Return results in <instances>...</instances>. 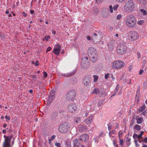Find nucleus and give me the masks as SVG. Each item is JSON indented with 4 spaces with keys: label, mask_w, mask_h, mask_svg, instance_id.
<instances>
[{
    "label": "nucleus",
    "mask_w": 147,
    "mask_h": 147,
    "mask_svg": "<svg viewBox=\"0 0 147 147\" xmlns=\"http://www.w3.org/2000/svg\"><path fill=\"white\" fill-rule=\"evenodd\" d=\"M136 20L135 16L130 14L128 16L125 20L126 25L129 27L132 28L135 27L136 24Z\"/></svg>",
    "instance_id": "1"
},
{
    "label": "nucleus",
    "mask_w": 147,
    "mask_h": 147,
    "mask_svg": "<svg viewBox=\"0 0 147 147\" xmlns=\"http://www.w3.org/2000/svg\"><path fill=\"white\" fill-rule=\"evenodd\" d=\"M135 7V4L133 1L129 0L125 2L124 9L126 12L130 13L133 11Z\"/></svg>",
    "instance_id": "2"
},
{
    "label": "nucleus",
    "mask_w": 147,
    "mask_h": 147,
    "mask_svg": "<svg viewBox=\"0 0 147 147\" xmlns=\"http://www.w3.org/2000/svg\"><path fill=\"white\" fill-rule=\"evenodd\" d=\"M70 125L67 122L62 123L58 128L59 132L61 133H66L70 129Z\"/></svg>",
    "instance_id": "3"
},
{
    "label": "nucleus",
    "mask_w": 147,
    "mask_h": 147,
    "mask_svg": "<svg viewBox=\"0 0 147 147\" xmlns=\"http://www.w3.org/2000/svg\"><path fill=\"white\" fill-rule=\"evenodd\" d=\"M127 49V46L125 44L120 43L117 48V52L118 54L123 55L126 53Z\"/></svg>",
    "instance_id": "4"
},
{
    "label": "nucleus",
    "mask_w": 147,
    "mask_h": 147,
    "mask_svg": "<svg viewBox=\"0 0 147 147\" xmlns=\"http://www.w3.org/2000/svg\"><path fill=\"white\" fill-rule=\"evenodd\" d=\"M124 63L121 61H116L111 64L112 67L113 69H118L122 68L124 65Z\"/></svg>",
    "instance_id": "5"
},
{
    "label": "nucleus",
    "mask_w": 147,
    "mask_h": 147,
    "mask_svg": "<svg viewBox=\"0 0 147 147\" xmlns=\"http://www.w3.org/2000/svg\"><path fill=\"white\" fill-rule=\"evenodd\" d=\"M4 140L3 143V147H11V142L12 138V136H4Z\"/></svg>",
    "instance_id": "6"
},
{
    "label": "nucleus",
    "mask_w": 147,
    "mask_h": 147,
    "mask_svg": "<svg viewBox=\"0 0 147 147\" xmlns=\"http://www.w3.org/2000/svg\"><path fill=\"white\" fill-rule=\"evenodd\" d=\"M76 93V92L74 90H70L66 93V98L68 100H72L75 97Z\"/></svg>",
    "instance_id": "7"
},
{
    "label": "nucleus",
    "mask_w": 147,
    "mask_h": 147,
    "mask_svg": "<svg viewBox=\"0 0 147 147\" xmlns=\"http://www.w3.org/2000/svg\"><path fill=\"white\" fill-rule=\"evenodd\" d=\"M138 34L137 32H130L128 36V39L130 40H135L138 38Z\"/></svg>",
    "instance_id": "8"
},
{
    "label": "nucleus",
    "mask_w": 147,
    "mask_h": 147,
    "mask_svg": "<svg viewBox=\"0 0 147 147\" xmlns=\"http://www.w3.org/2000/svg\"><path fill=\"white\" fill-rule=\"evenodd\" d=\"M91 77L90 75H87L85 76L83 79V84L85 86H88L90 83L91 80Z\"/></svg>",
    "instance_id": "9"
},
{
    "label": "nucleus",
    "mask_w": 147,
    "mask_h": 147,
    "mask_svg": "<svg viewBox=\"0 0 147 147\" xmlns=\"http://www.w3.org/2000/svg\"><path fill=\"white\" fill-rule=\"evenodd\" d=\"M61 49V46L59 44L56 45L55 47L54 48V49L53 51V52L57 56L59 55V53L60 52Z\"/></svg>",
    "instance_id": "10"
},
{
    "label": "nucleus",
    "mask_w": 147,
    "mask_h": 147,
    "mask_svg": "<svg viewBox=\"0 0 147 147\" xmlns=\"http://www.w3.org/2000/svg\"><path fill=\"white\" fill-rule=\"evenodd\" d=\"M67 109L69 112L73 113L76 111V107L74 104H70L68 105Z\"/></svg>",
    "instance_id": "11"
},
{
    "label": "nucleus",
    "mask_w": 147,
    "mask_h": 147,
    "mask_svg": "<svg viewBox=\"0 0 147 147\" xmlns=\"http://www.w3.org/2000/svg\"><path fill=\"white\" fill-rule=\"evenodd\" d=\"M88 53L89 56L93 55L97 53L96 49L92 47H90L88 48Z\"/></svg>",
    "instance_id": "12"
},
{
    "label": "nucleus",
    "mask_w": 147,
    "mask_h": 147,
    "mask_svg": "<svg viewBox=\"0 0 147 147\" xmlns=\"http://www.w3.org/2000/svg\"><path fill=\"white\" fill-rule=\"evenodd\" d=\"M90 62L88 61H82L81 66L82 68L86 70L90 66Z\"/></svg>",
    "instance_id": "13"
},
{
    "label": "nucleus",
    "mask_w": 147,
    "mask_h": 147,
    "mask_svg": "<svg viewBox=\"0 0 147 147\" xmlns=\"http://www.w3.org/2000/svg\"><path fill=\"white\" fill-rule=\"evenodd\" d=\"M89 139V136L86 134H84L80 137V140L84 142H87Z\"/></svg>",
    "instance_id": "14"
},
{
    "label": "nucleus",
    "mask_w": 147,
    "mask_h": 147,
    "mask_svg": "<svg viewBox=\"0 0 147 147\" xmlns=\"http://www.w3.org/2000/svg\"><path fill=\"white\" fill-rule=\"evenodd\" d=\"M93 119V116L92 115H90L89 117L85 120L86 124L87 125H89L90 126V124L92 121Z\"/></svg>",
    "instance_id": "15"
},
{
    "label": "nucleus",
    "mask_w": 147,
    "mask_h": 147,
    "mask_svg": "<svg viewBox=\"0 0 147 147\" xmlns=\"http://www.w3.org/2000/svg\"><path fill=\"white\" fill-rule=\"evenodd\" d=\"M100 33H98V34L96 33H94V35L93 36V37L92 38V40H100Z\"/></svg>",
    "instance_id": "16"
},
{
    "label": "nucleus",
    "mask_w": 147,
    "mask_h": 147,
    "mask_svg": "<svg viewBox=\"0 0 147 147\" xmlns=\"http://www.w3.org/2000/svg\"><path fill=\"white\" fill-rule=\"evenodd\" d=\"M91 60L93 63H95L96 61L98 59L97 53L93 55H91L89 56Z\"/></svg>",
    "instance_id": "17"
},
{
    "label": "nucleus",
    "mask_w": 147,
    "mask_h": 147,
    "mask_svg": "<svg viewBox=\"0 0 147 147\" xmlns=\"http://www.w3.org/2000/svg\"><path fill=\"white\" fill-rule=\"evenodd\" d=\"M115 41L113 39L110 40V42L108 45V46L110 49H112L113 48V47L115 45Z\"/></svg>",
    "instance_id": "18"
},
{
    "label": "nucleus",
    "mask_w": 147,
    "mask_h": 147,
    "mask_svg": "<svg viewBox=\"0 0 147 147\" xmlns=\"http://www.w3.org/2000/svg\"><path fill=\"white\" fill-rule=\"evenodd\" d=\"M80 131H83L86 130L87 129V126L86 125H81L78 127Z\"/></svg>",
    "instance_id": "19"
},
{
    "label": "nucleus",
    "mask_w": 147,
    "mask_h": 147,
    "mask_svg": "<svg viewBox=\"0 0 147 147\" xmlns=\"http://www.w3.org/2000/svg\"><path fill=\"white\" fill-rule=\"evenodd\" d=\"M105 95V90L102 88H100V90L99 92L98 95L100 96L103 97Z\"/></svg>",
    "instance_id": "20"
},
{
    "label": "nucleus",
    "mask_w": 147,
    "mask_h": 147,
    "mask_svg": "<svg viewBox=\"0 0 147 147\" xmlns=\"http://www.w3.org/2000/svg\"><path fill=\"white\" fill-rule=\"evenodd\" d=\"M80 142L77 139H76L73 141V144L74 146H78L80 145Z\"/></svg>",
    "instance_id": "21"
},
{
    "label": "nucleus",
    "mask_w": 147,
    "mask_h": 147,
    "mask_svg": "<svg viewBox=\"0 0 147 147\" xmlns=\"http://www.w3.org/2000/svg\"><path fill=\"white\" fill-rule=\"evenodd\" d=\"M100 90V88H94L92 90L93 93L95 94H99Z\"/></svg>",
    "instance_id": "22"
},
{
    "label": "nucleus",
    "mask_w": 147,
    "mask_h": 147,
    "mask_svg": "<svg viewBox=\"0 0 147 147\" xmlns=\"http://www.w3.org/2000/svg\"><path fill=\"white\" fill-rule=\"evenodd\" d=\"M74 121L77 123H80L81 122V118L79 117H76L74 118Z\"/></svg>",
    "instance_id": "23"
},
{
    "label": "nucleus",
    "mask_w": 147,
    "mask_h": 147,
    "mask_svg": "<svg viewBox=\"0 0 147 147\" xmlns=\"http://www.w3.org/2000/svg\"><path fill=\"white\" fill-rule=\"evenodd\" d=\"M55 96L53 95H50L48 100V102L49 103H51L52 102L53 100L54 99Z\"/></svg>",
    "instance_id": "24"
},
{
    "label": "nucleus",
    "mask_w": 147,
    "mask_h": 147,
    "mask_svg": "<svg viewBox=\"0 0 147 147\" xmlns=\"http://www.w3.org/2000/svg\"><path fill=\"white\" fill-rule=\"evenodd\" d=\"M51 117L53 119H57V113L56 112H54L52 113Z\"/></svg>",
    "instance_id": "25"
},
{
    "label": "nucleus",
    "mask_w": 147,
    "mask_h": 147,
    "mask_svg": "<svg viewBox=\"0 0 147 147\" xmlns=\"http://www.w3.org/2000/svg\"><path fill=\"white\" fill-rule=\"evenodd\" d=\"M145 109V106L144 104L139 109L138 111L140 112L143 111Z\"/></svg>",
    "instance_id": "26"
},
{
    "label": "nucleus",
    "mask_w": 147,
    "mask_h": 147,
    "mask_svg": "<svg viewBox=\"0 0 147 147\" xmlns=\"http://www.w3.org/2000/svg\"><path fill=\"white\" fill-rule=\"evenodd\" d=\"M138 2L140 3L143 4H145L146 3V0H137Z\"/></svg>",
    "instance_id": "27"
},
{
    "label": "nucleus",
    "mask_w": 147,
    "mask_h": 147,
    "mask_svg": "<svg viewBox=\"0 0 147 147\" xmlns=\"http://www.w3.org/2000/svg\"><path fill=\"white\" fill-rule=\"evenodd\" d=\"M93 78H94V82H96L97 80H98V76L96 75H94L93 76Z\"/></svg>",
    "instance_id": "28"
},
{
    "label": "nucleus",
    "mask_w": 147,
    "mask_h": 147,
    "mask_svg": "<svg viewBox=\"0 0 147 147\" xmlns=\"http://www.w3.org/2000/svg\"><path fill=\"white\" fill-rule=\"evenodd\" d=\"M32 82H35L37 78V76L36 75H32Z\"/></svg>",
    "instance_id": "29"
},
{
    "label": "nucleus",
    "mask_w": 147,
    "mask_h": 147,
    "mask_svg": "<svg viewBox=\"0 0 147 147\" xmlns=\"http://www.w3.org/2000/svg\"><path fill=\"white\" fill-rule=\"evenodd\" d=\"M140 11L142 12L144 15H146L147 14L146 11L144 9H141L140 10Z\"/></svg>",
    "instance_id": "30"
},
{
    "label": "nucleus",
    "mask_w": 147,
    "mask_h": 147,
    "mask_svg": "<svg viewBox=\"0 0 147 147\" xmlns=\"http://www.w3.org/2000/svg\"><path fill=\"white\" fill-rule=\"evenodd\" d=\"M144 22L145 21L144 20H141L138 21L137 23L139 25H142L144 24Z\"/></svg>",
    "instance_id": "31"
},
{
    "label": "nucleus",
    "mask_w": 147,
    "mask_h": 147,
    "mask_svg": "<svg viewBox=\"0 0 147 147\" xmlns=\"http://www.w3.org/2000/svg\"><path fill=\"white\" fill-rule=\"evenodd\" d=\"M142 118L141 117H139L137 120V123L138 124H140L142 121Z\"/></svg>",
    "instance_id": "32"
},
{
    "label": "nucleus",
    "mask_w": 147,
    "mask_h": 147,
    "mask_svg": "<svg viewBox=\"0 0 147 147\" xmlns=\"http://www.w3.org/2000/svg\"><path fill=\"white\" fill-rule=\"evenodd\" d=\"M94 11L96 14L97 15L98 14L99 10L98 8H94Z\"/></svg>",
    "instance_id": "33"
},
{
    "label": "nucleus",
    "mask_w": 147,
    "mask_h": 147,
    "mask_svg": "<svg viewBox=\"0 0 147 147\" xmlns=\"http://www.w3.org/2000/svg\"><path fill=\"white\" fill-rule=\"evenodd\" d=\"M135 129L138 131H139L141 129V128L140 125H136L135 126Z\"/></svg>",
    "instance_id": "34"
},
{
    "label": "nucleus",
    "mask_w": 147,
    "mask_h": 147,
    "mask_svg": "<svg viewBox=\"0 0 147 147\" xmlns=\"http://www.w3.org/2000/svg\"><path fill=\"white\" fill-rule=\"evenodd\" d=\"M119 85H117L116 87V88L115 89V94H116L118 91L119 88Z\"/></svg>",
    "instance_id": "35"
},
{
    "label": "nucleus",
    "mask_w": 147,
    "mask_h": 147,
    "mask_svg": "<svg viewBox=\"0 0 147 147\" xmlns=\"http://www.w3.org/2000/svg\"><path fill=\"white\" fill-rule=\"evenodd\" d=\"M137 58L139 59L141 57V55L140 53L138 52L137 53Z\"/></svg>",
    "instance_id": "36"
},
{
    "label": "nucleus",
    "mask_w": 147,
    "mask_h": 147,
    "mask_svg": "<svg viewBox=\"0 0 147 147\" xmlns=\"http://www.w3.org/2000/svg\"><path fill=\"white\" fill-rule=\"evenodd\" d=\"M55 137L56 136L55 135L52 136H51V138L49 140V142H50L51 141L53 140L55 138Z\"/></svg>",
    "instance_id": "37"
},
{
    "label": "nucleus",
    "mask_w": 147,
    "mask_h": 147,
    "mask_svg": "<svg viewBox=\"0 0 147 147\" xmlns=\"http://www.w3.org/2000/svg\"><path fill=\"white\" fill-rule=\"evenodd\" d=\"M50 38V36H45L44 38L43 39V40H45L46 41H48V39Z\"/></svg>",
    "instance_id": "38"
},
{
    "label": "nucleus",
    "mask_w": 147,
    "mask_h": 147,
    "mask_svg": "<svg viewBox=\"0 0 147 147\" xmlns=\"http://www.w3.org/2000/svg\"><path fill=\"white\" fill-rule=\"evenodd\" d=\"M110 76V74L108 73L106 74L105 76V79H107Z\"/></svg>",
    "instance_id": "39"
},
{
    "label": "nucleus",
    "mask_w": 147,
    "mask_h": 147,
    "mask_svg": "<svg viewBox=\"0 0 147 147\" xmlns=\"http://www.w3.org/2000/svg\"><path fill=\"white\" fill-rule=\"evenodd\" d=\"M109 9L111 13H112L113 12V7L111 5H110L109 6Z\"/></svg>",
    "instance_id": "40"
},
{
    "label": "nucleus",
    "mask_w": 147,
    "mask_h": 147,
    "mask_svg": "<svg viewBox=\"0 0 147 147\" xmlns=\"http://www.w3.org/2000/svg\"><path fill=\"white\" fill-rule=\"evenodd\" d=\"M55 146L56 147H61V144L59 142H56L55 143Z\"/></svg>",
    "instance_id": "41"
},
{
    "label": "nucleus",
    "mask_w": 147,
    "mask_h": 147,
    "mask_svg": "<svg viewBox=\"0 0 147 147\" xmlns=\"http://www.w3.org/2000/svg\"><path fill=\"white\" fill-rule=\"evenodd\" d=\"M88 57H84L82 59V61H88Z\"/></svg>",
    "instance_id": "42"
},
{
    "label": "nucleus",
    "mask_w": 147,
    "mask_h": 147,
    "mask_svg": "<svg viewBox=\"0 0 147 147\" xmlns=\"http://www.w3.org/2000/svg\"><path fill=\"white\" fill-rule=\"evenodd\" d=\"M123 134V132L121 131H120L118 133V137L119 138V139L120 137H121Z\"/></svg>",
    "instance_id": "43"
},
{
    "label": "nucleus",
    "mask_w": 147,
    "mask_h": 147,
    "mask_svg": "<svg viewBox=\"0 0 147 147\" xmlns=\"http://www.w3.org/2000/svg\"><path fill=\"white\" fill-rule=\"evenodd\" d=\"M118 7V5L117 4L113 6V8L114 11L116 10Z\"/></svg>",
    "instance_id": "44"
},
{
    "label": "nucleus",
    "mask_w": 147,
    "mask_h": 147,
    "mask_svg": "<svg viewBox=\"0 0 147 147\" xmlns=\"http://www.w3.org/2000/svg\"><path fill=\"white\" fill-rule=\"evenodd\" d=\"M55 91L53 90H52V91H51V92L50 93V95H53L55 97Z\"/></svg>",
    "instance_id": "45"
},
{
    "label": "nucleus",
    "mask_w": 147,
    "mask_h": 147,
    "mask_svg": "<svg viewBox=\"0 0 147 147\" xmlns=\"http://www.w3.org/2000/svg\"><path fill=\"white\" fill-rule=\"evenodd\" d=\"M66 147H71V143L67 142L66 144Z\"/></svg>",
    "instance_id": "46"
},
{
    "label": "nucleus",
    "mask_w": 147,
    "mask_h": 147,
    "mask_svg": "<svg viewBox=\"0 0 147 147\" xmlns=\"http://www.w3.org/2000/svg\"><path fill=\"white\" fill-rule=\"evenodd\" d=\"M138 135L137 134H134L133 136V138L134 139H136L138 138Z\"/></svg>",
    "instance_id": "47"
},
{
    "label": "nucleus",
    "mask_w": 147,
    "mask_h": 147,
    "mask_svg": "<svg viewBox=\"0 0 147 147\" xmlns=\"http://www.w3.org/2000/svg\"><path fill=\"white\" fill-rule=\"evenodd\" d=\"M121 18V14H119L117 16V18L118 20H119Z\"/></svg>",
    "instance_id": "48"
},
{
    "label": "nucleus",
    "mask_w": 147,
    "mask_h": 147,
    "mask_svg": "<svg viewBox=\"0 0 147 147\" xmlns=\"http://www.w3.org/2000/svg\"><path fill=\"white\" fill-rule=\"evenodd\" d=\"M119 144L120 145H122L123 144V140H119Z\"/></svg>",
    "instance_id": "49"
},
{
    "label": "nucleus",
    "mask_w": 147,
    "mask_h": 147,
    "mask_svg": "<svg viewBox=\"0 0 147 147\" xmlns=\"http://www.w3.org/2000/svg\"><path fill=\"white\" fill-rule=\"evenodd\" d=\"M52 49V48L51 47H49L47 49L46 52H48L50 51H51Z\"/></svg>",
    "instance_id": "50"
},
{
    "label": "nucleus",
    "mask_w": 147,
    "mask_h": 147,
    "mask_svg": "<svg viewBox=\"0 0 147 147\" xmlns=\"http://www.w3.org/2000/svg\"><path fill=\"white\" fill-rule=\"evenodd\" d=\"M143 142H145L147 143V137H146L143 140Z\"/></svg>",
    "instance_id": "51"
},
{
    "label": "nucleus",
    "mask_w": 147,
    "mask_h": 147,
    "mask_svg": "<svg viewBox=\"0 0 147 147\" xmlns=\"http://www.w3.org/2000/svg\"><path fill=\"white\" fill-rule=\"evenodd\" d=\"M112 125H109L108 126V129L110 131V130L112 129Z\"/></svg>",
    "instance_id": "52"
},
{
    "label": "nucleus",
    "mask_w": 147,
    "mask_h": 147,
    "mask_svg": "<svg viewBox=\"0 0 147 147\" xmlns=\"http://www.w3.org/2000/svg\"><path fill=\"white\" fill-rule=\"evenodd\" d=\"M5 118L7 119H8V120H9L10 118L9 116L7 115H6L5 117Z\"/></svg>",
    "instance_id": "53"
},
{
    "label": "nucleus",
    "mask_w": 147,
    "mask_h": 147,
    "mask_svg": "<svg viewBox=\"0 0 147 147\" xmlns=\"http://www.w3.org/2000/svg\"><path fill=\"white\" fill-rule=\"evenodd\" d=\"M44 76L45 78H46L47 76V72L45 71L44 72Z\"/></svg>",
    "instance_id": "54"
},
{
    "label": "nucleus",
    "mask_w": 147,
    "mask_h": 147,
    "mask_svg": "<svg viewBox=\"0 0 147 147\" xmlns=\"http://www.w3.org/2000/svg\"><path fill=\"white\" fill-rule=\"evenodd\" d=\"M144 71L143 70H140V72H139V74L140 75H141L144 72Z\"/></svg>",
    "instance_id": "55"
},
{
    "label": "nucleus",
    "mask_w": 147,
    "mask_h": 147,
    "mask_svg": "<svg viewBox=\"0 0 147 147\" xmlns=\"http://www.w3.org/2000/svg\"><path fill=\"white\" fill-rule=\"evenodd\" d=\"M125 0H116V1L120 3H122Z\"/></svg>",
    "instance_id": "56"
},
{
    "label": "nucleus",
    "mask_w": 147,
    "mask_h": 147,
    "mask_svg": "<svg viewBox=\"0 0 147 147\" xmlns=\"http://www.w3.org/2000/svg\"><path fill=\"white\" fill-rule=\"evenodd\" d=\"M97 138H98V137L94 138L95 142H98V141L97 140Z\"/></svg>",
    "instance_id": "57"
},
{
    "label": "nucleus",
    "mask_w": 147,
    "mask_h": 147,
    "mask_svg": "<svg viewBox=\"0 0 147 147\" xmlns=\"http://www.w3.org/2000/svg\"><path fill=\"white\" fill-rule=\"evenodd\" d=\"M22 14L23 15V16L24 17H26L27 16V14L25 13V12L24 11H23L22 13Z\"/></svg>",
    "instance_id": "58"
},
{
    "label": "nucleus",
    "mask_w": 147,
    "mask_h": 147,
    "mask_svg": "<svg viewBox=\"0 0 147 147\" xmlns=\"http://www.w3.org/2000/svg\"><path fill=\"white\" fill-rule=\"evenodd\" d=\"M142 136L141 135H138V139L139 140V139H140L142 137Z\"/></svg>",
    "instance_id": "59"
},
{
    "label": "nucleus",
    "mask_w": 147,
    "mask_h": 147,
    "mask_svg": "<svg viewBox=\"0 0 147 147\" xmlns=\"http://www.w3.org/2000/svg\"><path fill=\"white\" fill-rule=\"evenodd\" d=\"M96 1L98 3H100V2L102 1L103 0H96Z\"/></svg>",
    "instance_id": "60"
},
{
    "label": "nucleus",
    "mask_w": 147,
    "mask_h": 147,
    "mask_svg": "<svg viewBox=\"0 0 147 147\" xmlns=\"http://www.w3.org/2000/svg\"><path fill=\"white\" fill-rule=\"evenodd\" d=\"M35 64L36 65L38 66L39 64L38 63V61H36Z\"/></svg>",
    "instance_id": "61"
},
{
    "label": "nucleus",
    "mask_w": 147,
    "mask_h": 147,
    "mask_svg": "<svg viewBox=\"0 0 147 147\" xmlns=\"http://www.w3.org/2000/svg\"><path fill=\"white\" fill-rule=\"evenodd\" d=\"M89 113V112L88 111L86 112L85 113V116H87L88 115Z\"/></svg>",
    "instance_id": "62"
},
{
    "label": "nucleus",
    "mask_w": 147,
    "mask_h": 147,
    "mask_svg": "<svg viewBox=\"0 0 147 147\" xmlns=\"http://www.w3.org/2000/svg\"><path fill=\"white\" fill-rule=\"evenodd\" d=\"M111 133L113 134H115V130H112L111 131Z\"/></svg>",
    "instance_id": "63"
},
{
    "label": "nucleus",
    "mask_w": 147,
    "mask_h": 147,
    "mask_svg": "<svg viewBox=\"0 0 147 147\" xmlns=\"http://www.w3.org/2000/svg\"><path fill=\"white\" fill-rule=\"evenodd\" d=\"M87 38L88 40H91V38L90 36H88L87 37Z\"/></svg>",
    "instance_id": "64"
}]
</instances>
